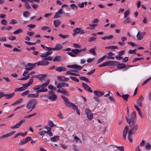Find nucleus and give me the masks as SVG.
<instances>
[{
	"instance_id": "obj_1",
	"label": "nucleus",
	"mask_w": 151,
	"mask_h": 151,
	"mask_svg": "<svg viewBox=\"0 0 151 151\" xmlns=\"http://www.w3.org/2000/svg\"><path fill=\"white\" fill-rule=\"evenodd\" d=\"M128 123L130 129L129 130L128 134L132 135L134 134L138 129V126L136 124V116L135 111H133L132 114L131 119L125 117Z\"/></svg>"
},
{
	"instance_id": "obj_2",
	"label": "nucleus",
	"mask_w": 151,
	"mask_h": 151,
	"mask_svg": "<svg viewBox=\"0 0 151 151\" xmlns=\"http://www.w3.org/2000/svg\"><path fill=\"white\" fill-rule=\"evenodd\" d=\"M37 102L36 99H32L29 100L26 105L27 109L30 110V111H32L36 107V105Z\"/></svg>"
},
{
	"instance_id": "obj_3",
	"label": "nucleus",
	"mask_w": 151,
	"mask_h": 151,
	"mask_svg": "<svg viewBox=\"0 0 151 151\" xmlns=\"http://www.w3.org/2000/svg\"><path fill=\"white\" fill-rule=\"evenodd\" d=\"M86 48L81 49H73L71 50V51L67 52V53L72 57H75L81 52L85 51L86 50Z\"/></svg>"
},
{
	"instance_id": "obj_4",
	"label": "nucleus",
	"mask_w": 151,
	"mask_h": 151,
	"mask_svg": "<svg viewBox=\"0 0 151 151\" xmlns=\"http://www.w3.org/2000/svg\"><path fill=\"white\" fill-rule=\"evenodd\" d=\"M45 128L47 130V131L42 130V128L39 129V134L41 136L45 135L46 134H48L49 136L51 137L53 136L52 133L51 132V129L50 128L45 127Z\"/></svg>"
},
{
	"instance_id": "obj_5",
	"label": "nucleus",
	"mask_w": 151,
	"mask_h": 151,
	"mask_svg": "<svg viewBox=\"0 0 151 151\" xmlns=\"http://www.w3.org/2000/svg\"><path fill=\"white\" fill-rule=\"evenodd\" d=\"M65 102V104L68 107H71L74 110H76L78 109L77 106L74 104L70 102L69 100L66 97L62 96Z\"/></svg>"
},
{
	"instance_id": "obj_6",
	"label": "nucleus",
	"mask_w": 151,
	"mask_h": 151,
	"mask_svg": "<svg viewBox=\"0 0 151 151\" xmlns=\"http://www.w3.org/2000/svg\"><path fill=\"white\" fill-rule=\"evenodd\" d=\"M33 82V79H30L28 83L23 84V86L22 87L16 88L15 90V91H23L25 90L27 88L28 86L32 83Z\"/></svg>"
},
{
	"instance_id": "obj_7",
	"label": "nucleus",
	"mask_w": 151,
	"mask_h": 151,
	"mask_svg": "<svg viewBox=\"0 0 151 151\" xmlns=\"http://www.w3.org/2000/svg\"><path fill=\"white\" fill-rule=\"evenodd\" d=\"M50 82V80L48 79L46 83H43L41 85V88L40 90L37 91H36L37 93H39L47 92L48 91L47 89L46 88H45L48 85Z\"/></svg>"
},
{
	"instance_id": "obj_8",
	"label": "nucleus",
	"mask_w": 151,
	"mask_h": 151,
	"mask_svg": "<svg viewBox=\"0 0 151 151\" xmlns=\"http://www.w3.org/2000/svg\"><path fill=\"white\" fill-rule=\"evenodd\" d=\"M47 97L52 101H55L57 98V95L54 94V92L52 91H49V94L47 95Z\"/></svg>"
},
{
	"instance_id": "obj_9",
	"label": "nucleus",
	"mask_w": 151,
	"mask_h": 151,
	"mask_svg": "<svg viewBox=\"0 0 151 151\" xmlns=\"http://www.w3.org/2000/svg\"><path fill=\"white\" fill-rule=\"evenodd\" d=\"M85 112L88 119L89 120H91L93 117V116L91 110L88 109H86L85 110Z\"/></svg>"
},
{
	"instance_id": "obj_10",
	"label": "nucleus",
	"mask_w": 151,
	"mask_h": 151,
	"mask_svg": "<svg viewBox=\"0 0 151 151\" xmlns=\"http://www.w3.org/2000/svg\"><path fill=\"white\" fill-rule=\"evenodd\" d=\"M106 65L108 66H114L117 65V62L115 61H106L105 62Z\"/></svg>"
},
{
	"instance_id": "obj_11",
	"label": "nucleus",
	"mask_w": 151,
	"mask_h": 151,
	"mask_svg": "<svg viewBox=\"0 0 151 151\" xmlns=\"http://www.w3.org/2000/svg\"><path fill=\"white\" fill-rule=\"evenodd\" d=\"M144 97L142 96H140L138 99L137 101V104L139 106L142 107V101H143Z\"/></svg>"
},
{
	"instance_id": "obj_12",
	"label": "nucleus",
	"mask_w": 151,
	"mask_h": 151,
	"mask_svg": "<svg viewBox=\"0 0 151 151\" xmlns=\"http://www.w3.org/2000/svg\"><path fill=\"white\" fill-rule=\"evenodd\" d=\"M73 36H75L76 35L79 34L80 32L81 34H82L84 33V32L81 29H74L73 30Z\"/></svg>"
},
{
	"instance_id": "obj_13",
	"label": "nucleus",
	"mask_w": 151,
	"mask_h": 151,
	"mask_svg": "<svg viewBox=\"0 0 151 151\" xmlns=\"http://www.w3.org/2000/svg\"><path fill=\"white\" fill-rule=\"evenodd\" d=\"M25 122V119H22L20 120L18 123L14 125L11 127V128L14 129L18 128L21 125Z\"/></svg>"
},
{
	"instance_id": "obj_14",
	"label": "nucleus",
	"mask_w": 151,
	"mask_h": 151,
	"mask_svg": "<svg viewBox=\"0 0 151 151\" xmlns=\"http://www.w3.org/2000/svg\"><path fill=\"white\" fill-rule=\"evenodd\" d=\"M67 67L69 68H73L78 70H81L82 68V67L81 66L78 65L77 64L68 65Z\"/></svg>"
},
{
	"instance_id": "obj_15",
	"label": "nucleus",
	"mask_w": 151,
	"mask_h": 151,
	"mask_svg": "<svg viewBox=\"0 0 151 151\" xmlns=\"http://www.w3.org/2000/svg\"><path fill=\"white\" fill-rule=\"evenodd\" d=\"M37 66L42 65L44 66L47 65H48L49 62L46 61H41L36 63Z\"/></svg>"
},
{
	"instance_id": "obj_16",
	"label": "nucleus",
	"mask_w": 151,
	"mask_h": 151,
	"mask_svg": "<svg viewBox=\"0 0 151 151\" xmlns=\"http://www.w3.org/2000/svg\"><path fill=\"white\" fill-rule=\"evenodd\" d=\"M68 84L66 83H58L56 86L57 88H62L63 87H68Z\"/></svg>"
},
{
	"instance_id": "obj_17",
	"label": "nucleus",
	"mask_w": 151,
	"mask_h": 151,
	"mask_svg": "<svg viewBox=\"0 0 151 151\" xmlns=\"http://www.w3.org/2000/svg\"><path fill=\"white\" fill-rule=\"evenodd\" d=\"M128 129V126H126L124 129L123 133V137L124 139H126V136Z\"/></svg>"
},
{
	"instance_id": "obj_18",
	"label": "nucleus",
	"mask_w": 151,
	"mask_h": 151,
	"mask_svg": "<svg viewBox=\"0 0 151 151\" xmlns=\"http://www.w3.org/2000/svg\"><path fill=\"white\" fill-rule=\"evenodd\" d=\"M82 86L84 88L86 91L92 93V91L90 87L88 86L86 84V83H82Z\"/></svg>"
},
{
	"instance_id": "obj_19",
	"label": "nucleus",
	"mask_w": 151,
	"mask_h": 151,
	"mask_svg": "<svg viewBox=\"0 0 151 151\" xmlns=\"http://www.w3.org/2000/svg\"><path fill=\"white\" fill-rule=\"evenodd\" d=\"M55 69L56 71L60 72L65 71L66 70V68L65 67L62 66L57 67L55 68Z\"/></svg>"
},
{
	"instance_id": "obj_20",
	"label": "nucleus",
	"mask_w": 151,
	"mask_h": 151,
	"mask_svg": "<svg viewBox=\"0 0 151 151\" xmlns=\"http://www.w3.org/2000/svg\"><path fill=\"white\" fill-rule=\"evenodd\" d=\"M57 92L58 93H61L66 96L68 95V92L63 88H61L60 89H58L57 90Z\"/></svg>"
},
{
	"instance_id": "obj_21",
	"label": "nucleus",
	"mask_w": 151,
	"mask_h": 151,
	"mask_svg": "<svg viewBox=\"0 0 151 151\" xmlns=\"http://www.w3.org/2000/svg\"><path fill=\"white\" fill-rule=\"evenodd\" d=\"M63 47L62 45L60 44H56L53 47L54 50H61Z\"/></svg>"
},
{
	"instance_id": "obj_22",
	"label": "nucleus",
	"mask_w": 151,
	"mask_h": 151,
	"mask_svg": "<svg viewBox=\"0 0 151 151\" xmlns=\"http://www.w3.org/2000/svg\"><path fill=\"white\" fill-rule=\"evenodd\" d=\"M47 75L45 74H43L41 75H36L35 77L36 78H38L40 80H42L43 78L46 77Z\"/></svg>"
},
{
	"instance_id": "obj_23",
	"label": "nucleus",
	"mask_w": 151,
	"mask_h": 151,
	"mask_svg": "<svg viewBox=\"0 0 151 151\" xmlns=\"http://www.w3.org/2000/svg\"><path fill=\"white\" fill-rule=\"evenodd\" d=\"M59 136H55L53 137L50 138V140L53 142H57L59 139Z\"/></svg>"
},
{
	"instance_id": "obj_24",
	"label": "nucleus",
	"mask_w": 151,
	"mask_h": 151,
	"mask_svg": "<svg viewBox=\"0 0 151 151\" xmlns=\"http://www.w3.org/2000/svg\"><path fill=\"white\" fill-rule=\"evenodd\" d=\"M23 99L20 98L18 99L15 102L13 103L12 105L14 106L18 104L21 103L23 101Z\"/></svg>"
},
{
	"instance_id": "obj_25",
	"label": "nucleus",
	"mask_w": 151,
	"mask_h": 151,
	"mask_svg": "<svg viewBox=\"0 0 151 151\" xmlns=\"http://www.w3.org/2000/svg\"><path fill=\"white\" fill-rule=\"evenodd\" d=\"M39 96V94L38 93H35V94H28L27 95L28 97H34V98H37Z\"/></svg>"
},
{
	"instance_id": "obj_26",
	"label": "nucleus",
	"mask_w": 151,
	"mask_h": 151,
	"mask_svg": "<svg viewBox=\"0 0 151 151\" xmlns=\"http://www.w3.org/2000/svg\"><path fill=\"white\" fill-rule=\"evenodd\" d=\"M51 52H47L45 53H44L41 54L40 55V57L42 58H44V57L48 56L51 54Z\"/></svg>"
},
{
	"instance_id": "obj_27",
	"label": "nucleus",
	"mask_w": 151,
	"mask_h": 151,
	"mask_svg": "<svg viewBox=\"0 0 151 151\" xmlns=\"http://www.w3.org/2000/svg\"><path fill=\"white\" fill-rule=\"evenodd\" d=\"M14 95V93H13L9 94H4V96L6 99H9L13 97Z\"/></svg>"
},
{
	"instance_id": "obj_28",
	"label": "nucleus",
	"mask_w": 151,
	"mask_h": 151,
	"mask_svg": "<svg viewBox=\"0 0 151 151\" xmlns=\"http://www.w3.org/2000/svg\"><path fill=\"white\" fill-rule=\"evenodd\" d=\"M36 64V63H28L26 66H25V67H28L31 68L32 69V68L35 67Z\"/></svg>"
},
{
	"instance_id": "obj_29",
	"label": "nucleus",
	"mask_w": 151,
	"mask_h": 151,
	"mask_svg": "<svg viewBox=\"0 0 151 151\" xmlns=\"http://www.w3.org/2000/svg\"><path fill=\"white\" fill-rule=\"evenodd\" d=\"M93 93L97 96H101L104 95V93L103 92L98 91H94Z\"/></svg>"
},
{
	"instance_id": "obj_30",
	"label": "nucleus",
	"mask_w": 151,
	"mask_h": 151,
	"mask_svg": "<svg viewBox=\"0 0 151 151\" xmlns=\"http://www.w3.org/2000/svg\"><path fill=\"white\" fill-rule=\"evenodd\" d=\"M60 21L59 20H57L54 21L53 22V24L56 28H58V26L60 24Z\"/></svg>"
},
{
	"instance_id": "obj_31",
	"label": "nucleus",
	"mask_w": 151,
	"mask_h": 151,
	"mask_svg": "<svg viewBox=\"0 0 151 151\" xmlns=\"http://www.w3.org/2000/svg\"><path fill=\"white\" fill-rule=\"evenodd\" d=\"M106 57V55H105L101 57V58H99L97 61L96 63L97 64H99L100 63V62L103 61L105 58Z\"/></svg>"
},
{
	"instance_id": "obj_32",
	"label": "nucleus",
	"mask_w": 151,
	"mask_h": 151,
	"mask_svg": "<svg viewBox=\"0 0 151 151\" xmlns=\"http://www.w3.org/2000/svg\"><path fill=\"white\" fill-rule=\"evenodd\" d=\"M137 40H142L143 38V37L141 35V32H138L137 35Z\"/></svg>"
},
{
	"instance_id": "obj_33",
	"label": "nucleus",
	"mask_w": 151,
	"mask_h": 151,
	"mask_svg": "<svg viewBox=\"0 0 151 151\" xmlns=\"http://www.w3.org/2000/svg\"><path fill=\"white\" fill-rule=\"evenodd\" d=\"M53 58L51 56H47L43 58L44 60H47L48 61H51L52 59Z\"/></svg>"
},
{
	"instance_id": "obj_34",
	"label": "nucleus",
	"mask_w": 151,
	"mask_h": 151,
	"mask_svg": "<svg viewBox=\"0 0 151 151\" xmlns=\"http://www.w3.org/2000/svg\"><path fill=\"white\" fill-rule=\"evenodd\" d=\"M40 97L42 98V99L46 101H48V100L46 99L47 97V95L41 94L40 96Z\"/></svg>"
},
{
	"instance_id": "obj_35",
	"label": "nucleus",
	"mask_w": 151,
	"mask_h": 151,
	"mask_svg": "<svg viewBox=\"0 0 151 151\" xmlns=\"http://www.w3.org/2000/svg\"><path fill=\"white\" fill-rule=\"evenodd\" d=\"M61 59V56H57L55 57L53 59V62L58 61Z\"/></svg>"
},
{
	"instance_id": "obj_36",
	"label": "nucleus",
	"mask_w": 151,
	"mask_h": 151,
	"mask_svg": "<svg viewBox=\"0 0 151 151\" xmlns=\"http://www.w3.org/2000/svg\"><path fill=\"white\" fill-rule=\"evenodd\" d=\"M30 15V13L27 11H25L23 13V15L25 17H27L29 16Z\"/></svg>"
},
{
	"instance_id": "obj_37",
	"label": "nucleus",
	"mask_w": 151,
	"mask_h": 151,
	"mask_svg": "<svg viewBox=\"0 0 151 151\" xmlns=\"http://www.w3.org/2000/svg\"><path fill=\"white\" fill-rule=\"evenodd\" d=\"M105 48L106 49H117V47L116 46H109L106 47H105Z\"/></svg>"
},
{
	"instance_id": "obj_38",
	"label": "nucleus",
	"mask_w": 151,
	"mask_h": 151,
	"mask_svg": "<svg viewBox=\"0 0 151 151\" xmlns=\"http://www.w3.org/2000/svg\"><path fill=\"white\" fill-rule=\"evenodd\" d=\"M145 147L146 149L148 150L151 149V145L149 143H146Z\"/></svg>"
},
{
	"instance_id": "obj_39",
	"label": "nucleus",
	"mask_w": 151,
	"mask_h": 151,
	"mask_svg": "<svg viewBox=\"0 0 151 151\" xmlns=\"http://www.w3.org/2000/svg\"><path fill=\"white\" fill-rule=\"evenodd\" d=\"M96 49V47H94L91 48L89 50V52L94 54L95 55H96V53L95 52V50Z\"/></svg>"
},
{
	"instance_id": "obj_40",
	"label": "nucleus",
	"mask_w": 151,
	"mask_h": 151,
	"mask_svg": "<svg viewBox=\"0 0 151 151\" xmlns=\"http://www.w3.org/2000/svg\"><path fill=\"white\" fill-rule=\"evenodd\" d=\"M24 7L25 8L27 9H29L31 8V6L27 2H26V3H25Z\"/></svg>"
},
{
	"instance_id": "obj_41",
	"label": "nucleus",
	"mask_w": 151,
	"mask_h": 151,
	"mask_svg": "<svg viewBox=\"0 0 151 151\" xmlns=\"http://www.w3.org/2000/svg\"><path fill=\"white\" fill-rule=\"evenodd\" d=\"M125 67V65L123 63L119 64L117 65V68L119 69H122Z\"/></svg>"
},
{
	"instance_id": "obj_42",
	"label": "nucleus",
	"mask_w": 151,
	"mask_h": 151,
	"mask_svg": "<svg viewBox=\"0 0 151 151\" xmlns=\"http://www.w3.org/2000/svg\"><path fill=\"white\" fill-rule=\"evenodd\" d=\"M129 95L127 94H124L121 96V97L125 101H127Z\"/></svg>"
},
{
	"instance_id": "obj_43",
	"label": "nucleus",
	"mask_w": 151,
	"mask_h": 151,
	"mask_svg": "<svg viewBox=\"0 0 151 151\" xmlns=\"http://www.w3.org/2000/svg\"><path fill=\"white\" fill-rule=\"evenodd\" d=\"M80 79L82 80L85 81L86 82H89L88 79L84 76H82L80 77Z\"/></svg>"
},
{
	"instance_id": "obj_44",
	"label": "nucleus",
	"mask_w": 151,
	"mask_h": 151,
	"mask_svg": "<svg viewBox=\"0 0 151 151\" xmlns=\"http://www.w3.org/2000/svg\"><path fill=\"white\" fill-rule=\"evenodd\" d=\"M41 88V85H38L35 86L34 88V90H40V88Z\"/></svg>"
},
{
	"instance_id": "obj_45",
	"label": "nucleus",
	"mask_w": 151,
	"mask_h": 151,
	"mask_svg": "<svg viewBox=\"0 0 151 151\" xmlns=\"http://www.w3.org/2000/svg\"><path fill=\"white\" fill-rule=\"evenodd\" d=\"M64 77L63 76H58L57 78L60 81L64 82Z\"/></svg>"
},
{
	"instance_id": "obj_46",
	"label": "nucleus",
	"mask_w": 151,
	"mask_h": 151,
	"mask_svg": "<svg viewBox=\"0 0 151 151\" xmlns=\"http://www.w3.org/2000/svg\"><path fill=\"white\" fill-rule=\"evenodd\" d=\"M70 78H71L72 80L75 81L76 82H78L79 81V80L74 76H70Z\"/></svg>"
},
{
	"instance_id": "obj_47",
	"label": "nucleus",
	"mask_w": 151,
	"mask_h": 151,
	"mask_svg": "<svg viewBox=\"0 0 151 151\" xmlns=\"http://www.w3.org/2000/svg\"><path fill=\"white\" fill-rule=\"evenodd\" d=\"M59 36L62 38L65 39L67 38L68 37V36L67 35H63L62 34H60L59 35Z\"/></svg>"
},
{
	"instance_id": "obj_48",
	"label": "nucleus",
	"mask_w": 151,
	"mask_h": 151,
	"mask_svg": "<svg viewBox=\"0 0 151 151\" xmlns=\"http://www.w3.org/2000/svg\"><path fill=\"white\" fill-rule=\"evenodd\" d=\"M30 77L29 74H28L27 76L24 77H22L21 78L19 79V80H25L28 79Z\"/></svg>"
},
{
	"instance_id": "obj_49",
	"label": "nucleus",
	"mask_w": 151,
	"mask_h": 151,
	"mask_svg": "<svg viewBox=\"0 0 151 151\" xmlns=\"http://www.w3.org/2000/svg\"><path fill=\"white\" fill-rule=\"evenodd\" d=\"M15 133V131H13L9 133L6 134V137H10L13 134H14Z\"/></svg>"
},
{
	"instance_id": "obj_50",
	"label": "nucleus",
	"mask_w": 151,
	"mask_h": 151,
	"mask_svg": "<svg viewBox=\"0 0 151 151\" xmlns=\"http://www.w3.org/2000/svg\"><path fill=\"white\" fill-rule=\"evenodd\" d=\"M96 38L94 37H91L88 39V41L89 42H91L94 41L96 40Z\"/></svg>"
},
{
	"instance_id": "obj_51",
	"label": "nucleus",
	"mask_w": 151,
	"mask_h": 151,
	"mask_svg": "<svg viewBox=\"0 0 151 151\" xmlns=\"http://www.w3.org/2000/svg\"><path fill=\"white\" fill-rule=\"evenodd\" d=\"M73 47L75 48H80L81 47V45L79 44L73 43Z\"/></svg>"
},
{
	"instance_id": "obj_52",
	"label": "nucleus",
	"mask_w": 151,
	"mask_h": 151,
	"mask_svg": "<svg viewBox=\"0 0 151 151\" xmlns=\"http://www.w3.org/2000/svg\"><path fill=\"white\" fill-rule=\"evenodd\" d=\"M22 30L21 29H18L13 32L14 34H17L22 32Z\"/></svg>"
},
{
	"instance_id": "obj_53",
	"label": "nucleus",
	"mask_w": 151,
	"mask_h": 151,
	"mask_svg": "<svg viewBox=\"0 0 151 151\" xmlns=\"http://www.w3.org/2000/svg\"><path fill=\"white\" fill-rule=\"evenodd\" d=\"M74 140L76 142H78V141H79L80 142V143H82V141L78 137H77V136H75L74 137Z\"/></svg>"
},
{
	"instance_id": "obj_54",
	"label": "nucleus",
	"mask_w": 151,
	"mask_h": 151,
	"mask_svg": "<svg viewBox=\"0 0 151 151\" xmlns=\"http://www.w3.org/2000/svg\"><path fill=\"white\" fill-rule=\"evenodd\" d=\"M129 10H127L126 11H125L124 13V18H126L129 14Z\"/></svg>"
},
{
	"instance_id": "obj_55",
	"label": "nucleus",
	"mask_w": 151,
	"mask_h": 151,
	"mask_svg": "<svg viewBox=\"0 0 151 151\" xmlns=\"http://www.w3.org/2000/svg\"><path fill=\"white\" fill-rule=\"evenodd\" d=\"M70 6L71 7L72 9L73 10L77 9L78 7L75 4H71Z\"/></svg>"
},
{
	"instance_id": "obj_56",
	"label": "nucleus",
	"mask_w": 151,
	"mask_h": 151,
	"mask_svg": "<svg viewBox=\"0 0 151 151\" xmlns=\"http://www.w3.org/2000/svg\"><path fill=\"white\" fill-rule=\"evenodd\" d=\"M25 43L29 45H34L36 44V43H32L27 41H25Z\"/></svg>"
},
{
	"instance_id": "obj_57",
	"label": "nucleus",
	"mask_w": 151,
	"mask_h": 151,
	"mask_svg": "<svg viewBox=\"0 0 151 151\" xmlns=\"http://www.w3.org/2000/svg\"><path fill=\"white\" fill-rule=\"evenodd\" d=\"M107 56L106 57L107 58L109 57H111V56L114 55V53L112 52H109L107 53Z\"/></svg>"
},
{
	"instance_id": "obj_58",
	"label": "nucleus",
	"mask_w": 151,
	"mask_h": 151,
	"mask_svg": "<svg viewBox=\"0 0 151 151\" xmlns=\"http://www.w3.org/2000/svg\"><path fill=\"white\" fill-rule=\"evenodd\" d=\"M27 142L26 140L25 139H23L22 141H20L19 144L20 145H22L27 143Z\"/></svg>"
},
{
	"instance_id": "obj_59",
	"label": "nucleus",
	"mask_w": 151,
	"mask_h": 151,
	"mask_svg": "<svg viewBox=\"0 0 151 151\" xmlns=\"http://www.w3.org/2000/svg\"><path fill=\"white\" fill-rule=\"evenodd\" d=\"M48 124L51 127H52L55 126L53 122L51 121H49Z\"/></svg>"
},
{
	"instance_id": "obj_60",
	"label": "nucleus",
	"mask_w": 151,
	"mask_h": 151,
	"mask_svg": "<svg viewBox=\"0 0 151 151\" xmlns=\"http://www.w3.org/2000/svg\"><path fill=\"white\" fill-rule=\"evenodd\" d=\"M132 135H129L128 134V139L129 141L131 143L133 142L132 139L131 137Z\"/></svg>"
},
{
	"instance_id": "obj_61",
	"label": "nucleus",
	"mask_w": 151,
	"mask_h": 151,
	"mask_svg": "<svg viewBox=\"0 0 151 151\" xmlns=\"http://www.w3.org/2000/svg\"><path fill=\"white\" fill-rule=\"evenodd\" d=\"M116 147L118 148L120 151H124V147L123 146H116Z\"/></svg>"
},
{
	"instance_id": "obj_62",
	"label": "nucleus",
	"mask_w": 151,
	"mask_h": 151,
	"mask_svg": "<svg viewBox=\"0 0 151 151\" xmlns=\"http://www.w3.org/2000/svg\"><path fill=\"white\" fill-rule=\"evenodd\" d=\"M136 50V49L130 50H129V52L130 54L134 53V54H136V53L135 52Z\"/></svg>"
},
{
	"instance_id": "obj_63",
	"label": "nucleus",
	"mask_w": 151,
	"mask_h": 151,
	"mask_svg": "<svg viewBox=\"0 0 151 151\" xmlns=\"http://www.w3.org/2000/svg\"><path fill=\"white\" fill-rule=\"evenodd\" d=\"M16 38L14 36H9L8 37V39L9 40H14L16 39Z\"/></svg>"
},
{
	"instance_id": "obj_64",
	"label": "nucleus",
	"mask_w": 151,
	"mask_h": 151,
	"mask_svg": "<svg viewBox=\"0 0 151 151\" xmlns=\"http://www.w3.org/2000/svg\"><path fill=\"white\" fill-rule=\"evenodd\" d=\"M59 14L57 12H56L55 13V14L54 17V18H56L60 17V16L59 15Z\"/></svg>"
}]
</instances>
